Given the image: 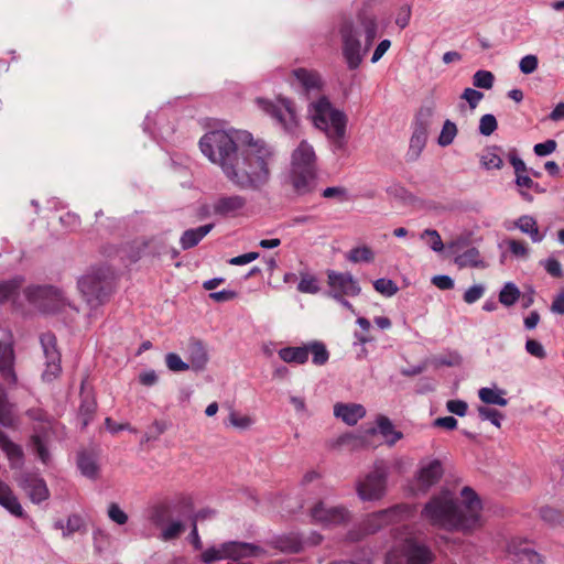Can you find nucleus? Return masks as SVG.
Returning a JSON list of instances; mask_svg holds the SVG:
<instances>
[{"label": "nucleus", "mask_w": 564, "mask_h": 564, "mask_svg": "<svg viewBox=\"0 0 564 564\" xmlns=\"http://www.w3.org/2000/svg\"><path fill=\"white\" fill-rule=\"evenodd\" d=\"M322 196L324 198L336 199L338 202H345L348 199L347 191L341 186L327 187L323 191Z\"/></svg>", "instance_id": "c03bdc74"}, {"label": "nucleus", "mask_w": 564, "mask_h": 564, "mask_svg": "<svg viewBox=\"0 0 564 564\" xmlns=\"http://www.w3.org/2000/svg\"><path fill=\"white\" fill-rule=\"evenodd\" d=\"M494 84V75L488 70H478L474 75V85L479 88L489 89Z\"/></svg>", "instance_id": "37998d69"}, {"label": "nucleus", "mask_w": 564, "mask_h": 564, "mask_svg": "<svg viewBox=\"0 0 564 564\" xmlns=\"http://www.w3.org/2000/svg\"><path fill=\"white\" fill-rule=\"evenodd\" d=\"M525 349L531 356L539 359H543L546 356L543 346L535 339H528L525 343Z\"/></svg>", "instance_id": "3c124183"}, {"label": "nucleus", "mask_w": 564, "mask_h": 564, "mask_svg": "<svg viewBox=\"0 0 564 564\" xmlns=\"http://www.w3.org/2000/svg\"><path fill=\"white\" fill-rule=\"evenodd\" d=\"M556 145L557 144L554 140H546L545 142L534 145V153L539 156L551 154L555 151Z\"/></svg>", "instance_id": "4d7b16f0"}, {"label": "nucleus", "mask_w": 564, "mask_h": 564, "mask_svg": "<svg viewBox=\"0 0 564 564\" xmlns=\"http://www.w3.org/2000/svg\"><path fill=\"white\" fill-rule=\"evenodd\" d=\"M245 204V199L240 196L220 197L214 204V213L224 217H235L241 213Z\"/></svg>", "instance_id": "dca6fc26"}, {"label": "nucleus", "mask_w": 564, "mask_h": 564, "mask_svg": "<svg viewBox=\"0 0 564 564\" xmlns=\"http://www.w3.org/2000/svg\"><path fill=\"white\" fill-rule=\"evenodd\" d=\"M479 415L482 419L491 421L495 425L499 426V420L501 419V414L494 409L481 406L479 408Z\"/></svg>", "instance_id": "0e129e2a"}, {"label": "nucleus", "mask_w": 564, "mask_h": 564, "mask_svg": "<svg viewBox=\"0 0 564 564\" xmlns=\"http://www.w3.org/2000/svg\"><path fill=\"white\" fill-rule=\"evenodd\" d=\"M80 291L91 302L93 299L102 303L113 291V284L111 280L106 278H99L97 275H86L79 281Z\"/></svg>", "instance_id": "1a4fd4ad"}, {"label": "nucleus", "mask_w": 564, "mask_h": 564, "mask_svg": "<svg viewBox=\"0 0 564 564\" xmlns=\"http://www.w3.org/2000/svg\"><path fill=\"white\" fill-rule=\"evenodd\" d=\"M545 271L553 278H562V265L555 258H549L544 262Z\"/></svg>", "instance_id": "603ef678"}, {"label": "nucleus", "mask_w": 564, "mask_h": 564, "mask_svg": "<svg viewBox=\"0 0 564 564\" xmlns=\"http://www.w3.org/2000/svg\"><path fill=\"white\" fill-rule=\"evenodd\" d=\"M482 93L473 88H466L463 94V98L469 104L470 108L477 107L478 102L482 99Z\"/></svg>", "instance_id": "13d9d810"}, {"label": "nucleus", "mask_w": 564, "mask_h": 564, "mask_svg": "<svg viewBox=\"0 0 564 564\" xmlns=\"http://www.w3.org/2000/svg\"><path fill=\"white\" fill-rule=\"evenodd\" d=\"M183 524L181 522L171 523L165 530L162 532V538L167 540H173L177 538L183 532Z\"/></svg>", "instance_id": "bf43d9fd"}, {"label": "nucleus", "mask_w": 564, "mask_h": 564, "mask_svg": "<svg viewBox=\"0 0 564 564\" xmlns=\"http://www.w3.org/2000/svg\"><path fill=\"white\" fill-rule=\"evenodd\" d=\"M432 283L440 290H451L454 288L453 280L447 275H436L432 279Z\"/></svg>", "instance_id": "69168bd1"}, {"label": "nucleus", "mask_w": 564, "mask_h": 564, "mask_svg": "<svg viewBox=\"0 0 564 564\" xmlns=\"http://www.w3.org/2000/svg\"><path fill=\"white\" fill-rule=\"evenodd\" d=\"M312 118L314 124L334 138L345 133L346 118L343 112L334 109L326 98H319L313 104Z\"/></svg>", "instance_id": "20e7f679"}, {"label": "nucleus", "mask_w": 564, "mask_h": 564, "mask_svg": "<svg viewBox=\"0 0 564 564\" xmlns=\"http://www.w3.org/2000/svg\"><path fill=\"white\" fill-rule=\"evenodd\" d=\"M480 163L486 170H499L502 166L500 150L497 147H488L480 154Z\"/></svg>", "instance_id": "cd10ccee"}, {"label": "nucleus", "mask_w": 564, "mask_h": 564, "mask_svg": "<svg viewBox=\"0 0 564 564\" xmlns=\"http://www.w3.org/2000/svg\"><path fill=\"white\" fill-rule=\"evenodd\" d=\"M327 284L329 294L337 299L343 300L345 296H356L360 289L349 272L328 271Z\"/></svg>", "instance_id": "423d86ee"}, {"label": "nucleus", "mask_w": 564, "mask_h": 564, "mask_svg": "<svg viewBox=\"0 0 564 564\" xmlns=\"http://www.w3.org/2000/svg\"><path fill=\"white\" fill-rule=\"evenodd\" d=\"M343 41V55L350 69L357 68L361 61L362 55L360 53V42L356 36L351 22H345L339 30Z\"/></svg>", "instance_id": "0eeeda50"}, {"label": "nucleus", "mask_w": 564, "mask_h": 564, "mask_svg": "<svg viewBox=\"0 0 564 564\" xmlns=\"http://www.w3.org/2000/svg\"><path fill=\"white\" fill-rule=\"evenodd\" d=\"M484 294V288L481 285H474L465 291L464 301L471 304L478 301Z\"/></svg>", "instance_id": "680f3d73"}, {"label": "nucleus", "mask_w": 564, "mask_h": 564, "mask_svg": "<svg viewBox=\"0 0 564 564\" xmlns=\"http://www.w3.org/2000/svg\"><path fill=\"white\" fill-rule=\"evenodd\" d=\"M260 549L250 543L227 542L223 544V553L225 558L237 561L241 557L253 556L259 553Z\"/></svg>", "instance_id": "a211bd4d"}, {"label": "nucleus", "mask_w": 564, "mask_h": 564, "mask_svg": "<svg viewBox=\"0 0 564 564\" xmlns=\"http://www.w3.org/2000/svg\"><path fill=\"white\" fill-rule=\"evenodd\" d=\"M443 475V467L440 460L430 462L420 469L417 476V487L427 490L432 485L436 484Z\"/></svg>", "instance_id": "f3484780"}, {"label": "nucleus", "mask_w": 564, "mask_h": 564, "mask_svg": "<svg viewBox=\"0 0 564 564\" xmlns=\"http://www.w3.org/2000/svg\"><path fill=\"white\" fill-rule=\"evenodd\" d=\"M213 224H207L195 229H187L181 237V246L184 250L194 248L203 238H205L213 229Z\"/></svg>", "instance_id": "aec40b11"}, {"label": "nucleus", "mask_w": 564, "mask_h": 564, "mask_svg": "<svg viewBox=\"0 0 564 564\" xmlns=\"http://www.w3.org/2000/svg\"><path fill=\"white\" fill-rule=\"evenodd\" d=\"M509 251L516 257H527L529 249L524 241L517 239H509L507 241Z\"/></svg>", "instance_id": "de8ad7c7"}, {"label": "nucleus", "mask_w": 564, "mask_h": 564, "mask_svg": "<svg viewBox=\"0 0 564 564\" xmlns=\"http://www.w3.org/2000/svg\"><path fill=\"white\" fill-rule=\"evenodd\" d=\"M373 286L379 293L387 295V296H391L398 291L397 285L391 280H388V279L377 280L373 283Z\"/></svg>", "instance_id": "a18cd8bd"}, {"label": "nucleus", "mask_w": 564, "mask_h": 564, "mask_svg": "<svg viewBox=\"0 0 564 564\" xmlns=\"http://www.w3.org/2000/svg\"><path fill=\"white\" fill-rule=\"evenodd\" d=\"M519 297L520 291L512 283H507L499 293V302L505 306L513 305Z\"/></svg>", "instance_id": "473e14b6"}, {"label": "nucleus", "mask_w": 564, "mask_h": 564, "mask_svg": "<svg viewBox=\"0 0 564 564\" xmlns=\"http://www.w3.org/2000/svg\"><path fill=\"white\" fill-rule=\"evenodd\" d=\"M334 414L348 425H355L366 414V409L357 403H336Z\"/></svg>", "instance_id": "4468645a"}, {"label": "nucleus", "mask_w": 564, "mask_h": 564, "mask_svg": "<svg viewBox=\"0 0 564 564\" xmlns=\"http://www.w3.org/2000/svg\"><path fill=\"white\" fill-rule=\"evenodd\" d=\"M0 505L10 511L13 516L22 518L24 516L18 498L12 489L0 479Z\"/></svg>", "instance_id": "6ab92c4d"}, {"label": "nucleus", "mask_w": 564, "mask_h": 564, "mask_svg": "<svg viewBox=\"0 0 564 564\" xmlns=\"http://www.w3.org/2000/svg\"><path fill=\"white\" fill-rule=\"evenodd\" d=\"M199 147L231 182L242 188H257L269 180L271 152L248 132L213 130L202 137Z\"/></svg>", "instance_id": "f257e3e1"}, {"label": "nucleus", "mask_w": 564, "mask_h": 564, "mask_svg": "<svg viewBox=\"0 0 564 564\" xmlns=\"http://www.w3.org/2000/svg\"><path fill=\"white\" fill-rule=\"evenodd\" d=\"M551 311L556 314H564V288H562L554 297L551 305Z\"/></svg>", "instance_id": "338daca9"}, {"label": "nucleus", "mask_w": 564, "mask_h": 564, "mask_svg": "<svg viewBox=\"0 0 564 564\" xmlns=\"http://www.w3.org/2000/svg\"><path fill=\"white\" fill-rule=\"evenodd\" d=\"M0 424L7 427L15 425L13 404L9 402L3 387L0 384Z\"/></svg>", "instance_id": "5701e85b"}, {"label": "nucleus", "mask_w": 564, "mask_h": 564, "mask_svg": "<svg viewBox=\"0 0 564 564\" xmlns=\"http://www.w3.org/2000/svg\"><path fill=\"white\" fill-rule=\"evenodd\" d=\"M292 76L306 94L321 90L322 80L316 70L300 67L292 72Z\"/></svg>", "instance_id": "2eb2a0df"}, {"label": "nucleus", "mask_w": 564, "mask_h": 564, "mask_svg": "<svg viewBox=\"0 0 564 564\" xmlns=\"http://www.w3.org/2000/svg\"><path fill=\"white\" fill-rule=\"evenodd\" d=\"M386 479L384 470L381 467H376L365 480L360 481L357 486L358 495L364 500L379 499L384 491Z\"/></svg>", "instance_id": "9d476101"}, {"label": "nucleus", "mask_w": 564, "mask_h": 564, "mask_svg": "<svg viewBox=\"0 0 564 564\" xmlns=\"http://www.w3.org/2000/svg\"><path fill=\"white\" fill-rule=\"evenodd\" d=\"M78 467L80 468L82 473L88 477H95L98 471V467L95 460L86 454L79 455Z\"/></svg>", "instance_id": "e433bc0d"}, {"label": "nucleus", "mask_w": 564, "mask_h": 564, "mask_svg": "<svg viewBox=\"0 0 564 564\" xmlns=\"http://www.w3.org/2000/svg\"><path fill=\"white\" fill-rule=\"evenodd\" d=\"M279 357L286 364L303 365L308 359V351L304 346L285 347L279 350Z\"/></svg>", "instance_id": "4be33fe9"}, {"label": "nucleus", "mask_w": 564, "mask_h": 564, "mask_svg": "<svg viewBox=\"0 0 564 564\" xmlns=\"http://www.w3.org/2000/svg\"><path fill=\"white\" fill-rule=\"evenodd\" d=\"M538 68V58L535 55H527L520 61V69L524 74H531Z\"/></svg>", "instance_id": "6e6d98bb"}, {"label": "nucleus", "mask_w": 564, "mask_h": 564, "mask_svg": "<svg viewBox=\"0 0 564 564\" xmlns=\"http://www.w3.org/2000/svg\"><path fill=\"white\" fill-rule=\"evenodd\" d=\"M273 545L288 553H297L301 550V541L296 536H280L273 541Z\"/></svg>", "instance_id": "2f4dec72"}, {"label": "nucleus", "mask_w": 564, "mask_h": 564, "mask_svg": "<svg viewBox=\"0 0 564 564\" xmlns=\"http://www.w3.org/2000/svg\"><path fill=\"white\" fill-rule=\"evenodd\" d=\"M169 518H170V509L166 505L161 503V505L153 507L150 519L155 525H161Z\"/></svg>", "instance_id": "a19ab883"}, {"label": "nucleus", "mask_w": 564, "mask_h": 564, "mask_svg": "<svg viewBox=\"0 0 564 564\" xmlns=\"http://www.w3.org/2000/svg\"><path fill=\"white\" fill-rule=\"evenodd\" d=\"M308 351V356L312 355L313 362L317 366H322L327 362L329 354L323 343L314 341L305 345Z\"/></svg>", "instance_id": "7c9ffc66"}, {"label": "nucleus", "mask_w": 564, "mask_h": 564, "mask_svg": "<svg viewBox=\"0 0 564 564\" xmlns=\"http://www.w3.org/2000/svg\"><path fill=\"white\" fill-rule=\"evenodd\" d=\"M497 129V120L492 115H485L479 122V131L484 135H490Z\"/></svg>", "instance_id": "49530a36"}, {"label": "nucleus", "mask_w": 564, "mask_h": 564, "mask_svg": "<svg viewBox=\"0 0 564 564\" xmlns=\"http://www.w3.org/2000/svg\"><path fill=\"white\" fill-rule=\"evenodd\" d=\"M184 349L189 367L194 370L204 369L208 358L203 343L196 338H191Z\"/></svg>", "instance_id": "ddd939ff"}, {"label": "nucleus", "mask_w": 564, "mask_h": 564, "mask_svg": "<svg viewBox=\"0 0 564 564\" xmlns=\"http://www.w3.org/2000/svg\"><path fill=\"white\" fill-rule=\"evenodd\" d=\"M513 226L520 229L522 232L530 236L533 242H540L543 240L544 235L540 232L536 220L529 215L519 217Z\"/></svg>", "instance_id": "412c9836"}, {"label": "nucleus", "mask_w": 564, "mask_h": 564, "mask_svg": "<svg viewBox=\"0 0 564 564\" xmlns=\"http://www.w3.org/2000/svg\"><path fill=\"white\" fill-rule=\"evenodd\" d=\"M455 263L459 268H466V267L478 268L481 265L482 262L480 260L478 250L475 248H471V249L466 250L464 253L459 254L458 257H456Z\"/></svg>", "instance_id": "c756f323"}, {"label": "nucleus", "mask_w": 564, "mask_h": 564, "mask_svg": "<svg viewBox=\"0 0 564 564\" xmlns=\"http://www.w3.org/2000/svg\"><path fill=\"white\" fill-rule=\"evenodd\" d=\"M479 398L484 403L506 405L507 400L502 398L497 391L490 388H481L479 390Z\"/></svg>", "instance_id": "f704fd0d"}, {"label": "nucleus", "mask_w": 564, "mask_h": 564, "mask_svg": "<svg viewBox=\"0 0 564 564\" xmlns=\"http://www.w3.org/2000/svg\"><path fill=\"white\" fill-rule=\"evenodd\" d=\"M347 258L351 262H370L373 260V252L367 246L356 247L349 251Z\"/></svg>", "instance_id": "72a5a7b5"}, {"label": "nucleus", "mask_w": 564, "mask_h": 564, "mask_svg": "<svg viewBox=\"0 0 564 564\" xmlns=\"http://www.w3.org/2000/svg\"><path fill=\"white\" fill-rule=\"evenodd\" d=\"M422 238L434 251L443 250L444 245H443L440 234L436 230L426 229L423 232Z\"/></svg>", "instance_id": "ea45409f"}, {"label": "nucleus", "mask_w": 564, "mask_h": 564, "mask_svg": "<svg viewBox=\"0 0 564 564\" xmlns=\"http://www.w3.org/2000/svg\"><path fill=\"white\" fill-rule=\"evenodd\" d=\"M22 283L20 278L0 282V303L14 301L19 296Z\"/></svg>", "instance_id": "bb28decb"}, {"label": "nucleus", "mask_w": 564, "mask_h": 564, "mask_svg": "<svg viewBox=\"0 0 564 564\" xmlns=\"http://www.w3.org/2000/svg\"><path fill=\"white\" fill-rule=\"evenodd\" d=\"M315 159L313 148L305 141H302L293 152L289 182L300 195L314 189L316 178Z\"/></svg>", "instance_id": "7ed1b4c3"}, {"label": "nucleus", "mask_w": 564, "mask_h": 564, "mask_svg": "<svg viewBox=\"0 0 564 564\" xmlns=\"http://www.w3.org/2000/svg\"><path fill=\"white\" fill-rule=\"evenodd\" d=\"M259 105L267 112H269L270 115H272L273 117H275V118H278L280 120H283L282 108L288 113L290 120H294L295 119V108H294V105H293V102L291 100H286V99L281 100V108H279L278 106L273 105L272 102L265 101V100H259Z\"/></svg>", "instance_id": "b1692460"}, {"label": "nucleus", "mask_w": 564, "mask_h": 564, "mask_svg": "<svg viewBox=\"0 0 564 564\" xmlns=\"http://www.w3.org/2000/svg\"><path fill=\"white\" fill-rule=\"evenodd\" d=\"M358 21L366 36L365 50L367 51L372 45L377 36V21L373 15H368L366 13H360L358 15Z\"/></svg>", "instance_id": "393cba45"}, {"label": "nucleus", "mask_w": 564, "mask_h": 564, "mask_svg": "<svg viewBox=\"0 0 564 564\" xmlns=\"http://www.w3.org/2000/svg\"><path fill=\"white\" fill-rule=\"evenodd\" d=\"M516 183L520 188L521 195L524 196L525 198L531 199V197H529L525 191L539 192V185L534 183L533 180L527 173L517 175Z\"/></svg>", "instance_id": "c9c22d12"}, {"label": "nucleus", "mask_w": 564, "mask_h": 564, "mask_svg": "<svg viewBox=\"0 0 564 564\" xmlns=\"http://www.w3.org/2000/svg\"><path fill=\"white\" fill-rule=\"evenodd\" d=\"M0 447L12 463H19L23 458L22 448L13 443L2 431H0Z\"/></svg>", "instance_id": "c85d7f7f"}, {"label": "nucleus", "mask_w": 564, "mask_h": 564, "mask_svg": "<svg viewBox=\"0 0 564 564\" xmlns=\"http://www.w3.org/2000/svg\"><path fill=\"white\" fill-rule=\"evenodd\" d=\"M108 516L113 522L118 524H124L128 521V516L119 508L117 503H111L109 506Z\"/></svg>", "instance_id": "09e8293b"}, {"label": "nucleus", "mask_w": 564, "mask_h": 564, "mask_svg": "<svg viewBox=\"0 0 564 564\" xmlns=\"http://www.w3.org/2000/svg\"><path fill=\"white\" fill-rule=\"evenodd\" d=\"M446 406L449 412L459 416H464L468 409L467 403L462 400H449Z\"/></svg>", "instance_id": "052dcab7"}, {"label": "nucleus", "mask_w": 564, "mask_h": 564, "mask_svg": "<svg viewBox=\"0 0 564 564\" xmlns=\"http://www.w3.org/2000/svg\"><path fill=\"white\" fill-rule=\"evenodd\" d=\"M19 485L35 503H40L50 497L45 480L36 474L23 475Z\"/></svg>", "instance_id": "9b49d317"}, {"label": "nucleus", "mask_w": 564, "mask_h": 564, "mask_svg": "<svg viewBox=\"0 0 564 564\" xmlns=\"http://www.w3.org/2000/svg\"><path fill=\"white\" fill-rule=\"evenodd\" d=\"M312 518L323 524H338L347 520L348 513L344 508L326 509L323 503L316 505L312 509Z\"/></svg>", "instance_id": "f8f14e48"}, {"label": "nucleus", "mask_w": 564, "mask_h": 564, "mask_svg": "<svg viewBox=\"0 0 564 564\" xmlns=\"http://www.w3.org/2000/svg\"><path fill=\"white\" fill-rule=\"evenodd\" d=\"M377 425L381 435L386 438L389 445L395 444L403 437V434L394 429L393 424L387 416L379 415L377 417Z\"/></svg>", "instance_id": "a878e982"}, {"label": "nucleus", "mask_w": 564, "mask_h": 564, "mask_svg": "<svg viewBox=\"0 0 564 564\" xmlns=\"http://www.w3.org/2000/svg\"><path fill=\"white\" fill-rule=\"evenodd\" d=\"M237 296L235 291L224 290L220 292H213L209 294V297L215 302H226L231 301Z\"/></svg>", "instance_id": "774afa93"}, {"label": "nucleus", "mask_w": 564, "mask_h": 564, "mask_svg": "<svg viewBox=\"0 0 564 564\" xmlns=\"http://www.w3.org/2000/svg\"><path fill=\"white\" fill-rule=\"evenodd\" d=\"M202 561L204 563H212L214 561L225 560L224 553H223V544L219 549L209 547L206 551H204L200 555Z\"/></svg>", "instance_id": "8fccbe9b"}, {"label": "nucleus", "mask_w": 564, "mask_h": 564, "mask_svg": "<svg viewBox=\"0 0 564 564\" xmlns=\"http://www.w3.org/2000/svg\"><path fill=\"white\" fill-rule=\"evenodd\" d=\"M26 296L30 301L39 302L45 312H56L64 306L61 291L53 286L29 288Z\"/></svg>", "instance_id": "6e6552de"}, {"label": "nucleus", "mask_w": 564, "mask_h": 564, "mask_svg": "<svg viewBox=\"0 0 564 564\" xmlns=\"http://www.w3.org/2000/svg\"><path fill=\"white\" fill-rule=\"evenodd\" d=\"M400 558H404L406 564H431L434 555L416 538L409 536L404 539L400 554L399 550H392L388 553L386 564H401Z\"/></svg>", "instance_id": "39448f33"}, {"label": "nucleus", "mask_w": 564, "mask_h": 564, "mask_svg": "<svg viewBox=\"0 0 564 564\" xmlns=\"http://www.w3.org/2000/svg\"><path fill=\"white\" fill-rule=\"evenodd\" d=\"M513 553L519 556V561H521V562L527 560L528 562H530V564H540L541 563L540 555L536 552H534L528 547H524V549L520 550L519 552L513 551Z\"/></svg>", "instance_id": "5fc2aeb1"}, {"label": "nucleus", "mask_w": 564, "mask_h": 564, "mask_svg": "<svg viewBox=\"0 0 564 564\" xmlns=\"http://www.w3.org/2000/svg\"><path fill=\"white\" fill-rule=\"evenodd\" d=\"M465 512L459 510L449 492L434 497L424 508L422 516L434 525L448 530H471L479 524L481 503L476 492L469 487L462 491Z\"/></svg>", "instance_id": "f03ea898"}, {"label": "nucleus", "mask_w": 564, "mask_h": 564, "mask_svg": "<svg viewBox=\"0 0 564 564\" xmlns=\"http://www.w3.org/2000/svg\"><path fill=\"white\" fill-rule=\"evenodd\" d=\"M165 362L167 368L174 372H182L188 370L191 367L187 362H184L181 357L175 352H170L165 356Z\"/></svg>", "instance_id": "58836bf2"}, {"label": "nucleus", "mask_w": 564, "mask_h": 564, "mask_svg": "<svg viewBox=\"0 0 564 564\" xmlns=\"http://www.w3.org/2000/svg\"><path fill=\"white\" fill-rule=\"evenodd\" d=\"M299 290L302 292L316 293L318 291L317 280L314 276H303L299 283Z\"/></svg>", "instance_id": "864d4df0"}, {"label": "nucleus", "mask_w": 564, "mask_h": 564, "mask_svg": "<svg viewBox=\"0 0 564 564\" xmlns=\"http://www.w3.org/2000/svg\"><path fill=\"white\" fill-rule=\"evenodd\" d=\"M457 129L455 123L451 121H446L443 126V129L441 131L438 142L441 145H448L452 143L454 137L456 135Z\"/></svg>", "instance_id": "79ce46f5"}, {"label": "nucleus", "mask_w": 564, "mask_h": 564, "mask_svg": "<svg viewBox=\"0 0 564 564\" xmlns=\"http://www.w3.org/2000/svg\"><path fill=\"white\" fill-rule=\"evenodd\" d=\"M358 325L361 327V333L357 334V337L360 343L365 344L369 340H371V336L369 335L370 332V322L365 317H359L357 319Z\"/></svg>", "instance_id": "e2e57ef3"}, {"label": "nucleus", "mask_w": 564, "mask_h": 564, "mask_svg": "<svg viewBox=\"0 0 564 564\" xmlns=\"http://www.w3.org/2000/svg\"><path fill=\"white\" fill-rule=\"evenodd\" d=\"M31 443H32L33 449L36 453L40 460L43 464L47 465L51 460V455H50L47 447L42 442L41 437L39 435H33L31 437Z\"/></svg>", "instance_id": "4c0bfd02"}]
</instances>
